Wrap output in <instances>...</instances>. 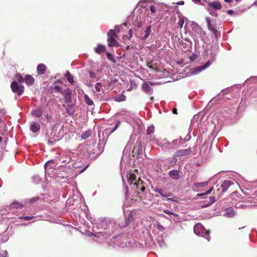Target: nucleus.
Segmentation results:
<instances>
[{"instance_id":"obj_36","label":"nucleus","mask_w":257,"mask_h":257,"mask_svg":"<svg viewBox=\"0 0 257 257\" xmlns=\"http://www.w3.org/2000/svg\"><path fill=\"white\" fill-rule=\"evenodd\" d=\"M62 88L58 86H55L53 88V90L56 91L58 92H61V93L62 92Z\"/></svg>"},{"instance_id":"obj_25","label":"nucleus","mask_w":257,"mask_h":257,"mask_svg":"<svg viewBox=\"0 0 257 257\" xmlns=\"http://www.w3.org/2000/svg\"><path fill=\"white\" fill-rule=\"evenodd\" d=\"M155 191L158 192L162 196L164 197H168L169 196L167 195V193L165 192L163 189H157Z\"/></svg>"},{"instance_id":"obj_44","label":"nucleus","mask_w":257,"mask_h":257,"mask_svg":"<svg viewBox=\"0 0 257 257\" xmlns=\"http://www.w3.org/2000/svg\"><path fill=\"white\" fill-rule=\"evenodd\" d=\"M167 195L169 196L168 197H167V199L169 200H171V201H175V200H174L173 198H169V197H170L171 196H172V194L171 193H167Z\"/></svg>"},{"instance_id":"obj_19","label":"nucleus","mask_w":257,"mask_h":257,"mask_svg":"<svg viewBox=\"0 0 257 257\" xmlns=\"http://www.w3.org/2000/svg\"><path fill=\"white\" fill-rule=\"evenodd\" d=\"M24 205L20 202H14L10 205V207L12 208H16V209H22L24 207Z\"/></svg>"},{"instance_id":"obj_23","label":"nucleus","mask_w":257,"mask_h":257,"mask_svg":"<svg viewBox=\"0 0 257 257\" xmlns=\"http://www.w3.org/2000/svg\"><path fill=\"white\" fill-rule=\"evenodd\" d=\"M144 182L141 179H139L137 182H135L134 184V186H136V189L139 190L140 188L143 185ZM137 191V190H136Z\"/></svg>"},{"instance_id":"obj_24","label":"nucleus","mask_w":257,"mask_h":257,"mask_svg":"<svg viewBox=\"0 0 257 257\" xmlns=\"http://www.w3.org/2000/svg\"><path fill=\"white\" fill-rule=\"evenodd\" d=\"M213 189V188L212 187L210 189H209L208 191H207L206 192H205L204 193L197 194V196L202 197V198H205L206 197L205 196L206 195L209 194L211 192V191H212Z\"/></svg>"},{"instance_id":"obj_55","label":"nucleus","mask_w":257,"mask_h":257,"mask_svg":"<svg viewBox=\"0 0 257 257\" xmlns=\"http://www.w3.org/2000/svg\"><path fill=\"white\" fill-rule=\"evenodd\" d=\"M205 233L207 236H208L209 231H205Z\"/></svg>"},{"instance_id":"obj_32","label":"nucleus","mask_w":257,"mask_h":257,"mask_svg":"<svg viewBox=\"0 0 257 257\" xmlns=\"http://www.w3.org/2000/svg\"><path fill=\"white\" fill-rule=\"evenodd\" d=\"M147 135H151L154 132V127L153 126H149L147 130Z\"/></svg>"},{"instance_id":"obj_9","label":"nucleus","mask_w":257,"mask_h":257,"mask_svg":"<svg viewBox=\"0 0 257 257\" xmlns=\"http://www.w3.org/2000/svg\"><path fill=\"white\" fill-rule=\"evenodd\" d=\"M204 230V227L201 223H197L194 227V233L197 235L201 234Z\"/></svg>"},{"instance_id":"obj_35","label":"nucleus","mask_w":257,"mask_h":257,"mask_svg":"<svg viewBox=\"0 0 257 257\" xmlns=\"http://www.w3.org/2000/svg\"><path fill=\"white\" fill-rule=\"evenodd\" d=\"M8 253L6 250L0 249V257H6Z\"/></svg>"},{"instance_id":"obj_3","label":"nucleus","mask_w":257,"mask_h":257,"mask_svg":"<svg viewBox=\"0 0 257 257\" xmlns=\"http://www.w3.org/2000/svg\"><path fill=\"white\" fill-rule=\"evenodd\" d=\"M11 88L12 91L17 94L19 96H21L24 91V87L21 85H18L17 82L16 81L12 82L11 85Z\"/></svg>"},{"instance_id":"obj_6","label":"nucleus","mask_w":257,"mask_h":257,"mask_svg":"<svg viewBox=\"0 0 257 257\" xmlns=\"http://www.w3.org/2000/svg\"><path fill=\"white\" fill-rule=\"evenodd\" d=\"M234 184V183L233 181H230L229 180L224 181L220 186V187L222 189L221 192L223 193L226 191L228 189H229Z\"/></svg>"},{"instance_id":"obj_59","label":"nucleus","mask_w":257,"mask_h":257,"mask_svg":"<svg viewBox=\"0 0 257 257\" xmlns=\"http://www.w3.org/2000/svg\"><path fill=\"white\" fill-rule=\"evenodd\" d=\"M213 15L215 16H217V13H214L213 14H212Z\"/></svg>"},{"instance_id":"obj_48","label":"nucleus","mask_w":257,"mask_h":257,"mask_svg":"<svg viewBox=\"0 0 257 257\" xmlns=\"http://www.w3.org/2000/svg\"><path fill=\"white\" fill-rule=\"evenodd\" d=\"M184 4H185V2L183 1H181L176 3V4L178 5H184Z\"/></svg>"},{"instance_id":"obj_38","label":"nucleus","mask_w":257,"mask_h":257,"mask_svg":"<svg viewBox=\"0 0 257 257\" xmlns=\"http://www.w3.org/2000/svg\"><path fill=\"white\" fill-rule=\"evenodd\" d=\"M102 86L101 84L100 83H96L95 88L97 91H100V88Z\"/></svg>"},{"instance_id":"obj_57","label":"nucleus","mask_w":257,"mask_h":257,"mask_svg":"<svg viewBox=\"0 0 257 257\" xmlns=\"http://www.w3.org/2000/svg\"><path fill=\"white\" fill-rule=\"evenodd\" d=\"M245 228V226L242 227V229H244ZM241 228H239V230H241Z\"/></svg>"},{"instance_id":"obj_20","label":"nucleus","mask_w":257,"mask_h":257,"mask_svg":"<svg viewBox=\"0 0 257 257\" xmlns=\"http://www.w3.org/2000/svg\"><path fill=\"white\" fill-rule=\"evenodd\" d=\"M32 115L37 117H40L42 114V110L41 107L34 109L32 112Z\"/></svg>"},{"instance_id":"obj_41","label":"nucleus","mask_w":257,"mask_h":257,"mask_svg":"<svg viewBox=\"0 0 257 257\" xmlns=\"http://www.w3.org/2000/svg\"><path fill=\"white\" fill-rule=\"evenodd\" d=\"M118 125H119V122H117L115 124L113 129L110 132L109 135L111 134L114 131H115L117 129V128L118 127Z\"/></svg>"},{"instance_id":"obj_40","label":"nucleus","mask_w":257,"mask_h":257,"mask_svg":"<svg viewBox=\"0 0 257 257\" xmlns=\"http://www.w3.org/2000/svg\"><path fill=\"white\" fill-rule=\"evenodd\" d=\"M68 81L71 83V84H72L73 82V76H72L71 75L69 76H67V78Z\"/></svg>"},{"instance_id":"obj_18","label":"nucleus","mask_w":257,"mask_h":257,"mask_svg":"<svg viewBox=\"0 0 257 257\" xmlns=\"http://www.w3.org/2000/svg\"><path fill=\"white\" fill-rule=\"evenodd\" d=\"M127 181L131 184H134V181L137 180V176L134 173H130L127 175Z\"/></svg>"},{"instance_id":"obj_26","label":"nucleus","mask_w":257,"mask_h":257,"mask_svg":"<svg viewBox=\"0 0 257 257\" xmlns=\"http://www.w3.org/2000/svg\"><path fill=\"white\" fill-rule=\"evenodd\" d=\"M84 98L85 101L87 105H92L93 104V101L87 95H85Z\"/></svg>"},{"instance_id":"obj_10","label":"nucleus","mask_w":257,"mask_h":257,"mask_svg":"<svg viewBox=\"0 0 257 257\" xmlns=\"http://www.w3.org/2000/svg\"><path fill=\"white\" fill-rule=\"evenodd\" d=\"M134 220V213L132 211L130 212L125 218V227L128 226Z\"/></svg>"},{"instance_id":"obj_5","label":"nucleus","mask_w":257,"mask_h":257,"mask_svg":"<svg viewBox=\"0 0 257 257\" xmlns=\"http://www.w3.org/2000/svg\"><path fill=\"white\" fill-rule=\"evenodd\" d=\"M191 152V149L190 148H188L186 149H181L177 151L174 154V156L175 157H181L189 155Z\"/></svg>"},{"instance_id":"obj_45","label":"nucleus","mask_w":257,"mask_h":257,"mask_svg":"<svg viewBox=\"0 0 257 257\" xmlns=\"http://www.w3.org/2000/svg\"><path fill=\"white\" fill-rule=\"evenodd\" d=\"M157 228L159 230H163L165 229V228L162 225H161V224H158L157 225Z\"/></svg>"},{"instance_id":"obj_8","label":"nucleus","mask_w":257,"mask_h":257,"mask_svg":"<svg viewBox=\"0 0 257 257\" xmlns=\"http://www.w3.org/2000/svg\"><path fill=\"white\" fill-rule=\"evenodd\" d=\"M208 6L215 10H219L222 8L221 4L218 1H214L207 3Z\"/></svg>"},{"instance_id":"obj_34","label":"nucleus","mask_w":257,"mask_h":257,"mask_svg":"<svg viewBox=\"0 0 257 257\" xmlns=\"http://www.w3.org/2000/svg\"><path fill=\"white\" fill-rule=\"evenodd\" d=\"M163 212L166 213V214H167L168 215H173L174 216H176V217H178V215L172 212V211H170L168 210H167V209H164L163 210Z\"/></svg>"},{"instance_id":"obj_49","label":"nucleus","mask_w":257,"mask_h":257,"mask_svg":"<svg viewBox=\"0 0 257 257\" xmlns=\"http://www.w3.org/2000/svg\"><path fill=\"white\" fill-rule=\"evenodd\" d=\"M227 14H228L229 15H232V14L234 13V12H233L232 10H228V11H227Z\"/></svg>"},{"instance_id":"obj_46","label":"nucleus","mask_w":257,"mask_h":257,"mask_svg":"<svg viewBox=\"0 0 257 257\" xmlns=\"http://www.w3.org/2000/svg\"><path fill=\"white\" fill-rule=\"evenodd\" d=\"M142 23L141 21H139L137 23V27L138 28H140L141 27H142Z\"/></svg>"},{"instance_id":"obj_12","label":"nucleus","mask_w":257,"mask_h":257,"mask_svg":"<svg viewBox=\"0 0 257 257\" xmlns=\"http://www.w3.org/2000/svg\"><path fill=\"white\" fill-rule=\"evenodd\" d=\"M170 146H169V149H176L181 144V139H176L175 140H173L171 143H170Z\"/></svg>"},{"instance_id":"obj_33","label":"nucleus","mask_w":257,"mask_h":257,"mask_svg":"<svg viewBox=\"0 0 257 257\" xmlns=\"http://www.w3.org/2000/svg\"><path fill=\"white\" fill-rule=\"evenodd\" d=\"M215 198L214 196H211L209 198V203L204 205V206H208L211 204H212L215 201Z\"/></svg>"},{"instance_id":"obj_27","label":"nucleus","mask_w":257,"mask_h":257,"mask_svg":"<svg viewBox=\"0 0 257 257\" xmlns=\"http://www.w3.org/2000/svg\"><path fill=\"white\" fill-rule=\"evenodd\" d=\"M151 32V26H149L147 28L146 30H145V36L144 37V39H146L148 37Z\"/></svg>"},{"instance_id":"obj_37","label":"nucleus","mask_w":257,"mask_h":257,"mask_svg":"<svg viewBox=\"0 0 257 257\" xmlns=\"http://www.w3.org/2000/svg\"><path fill=\"white\" fill-rule=\"evenodd\" d=\"M88 73H89V76L91 78H95L96 76V74L91 71H88Z\"/></svg>"},{"instance_id":"obj_15","label":"nucleus","mask_w":257,"mask_h":257,"mask_svg":"<svg viewBox=\"0 0 257 257\" xmlns=\"http://www.w3.org/2000/svg\"><path fill=\"white\" fill-rule=\"evenodd\" d=\"M169 175L170 177L174 180H178L180 177L179 171L175 170L170 171Z\"/></svg>"},{"instance_id":"obj_56","label":"nucleus","mask_w":257,"mask_h":257,"mask_svg":"<svg viewBox=\"0 0 257 257\" xmlns=\"http://www.w3.org/2000/svg\"><path fill=\"white\" fill-rule=\"evenodd\" d=\"M48 143H49V144H51V145H52L53 144V142H51L50 141H49Z\"/></svg>"},{"instance_id":"obj_47","label":"nucleus","mask_w":257,"mask_h":257,"mask_svg":"<svg viewBox=\"0 0 257 257\" xmlns=\"http://www.w3.org/2000/svg\"><path fill=\"white\" fill-rule=\"evenodd\" d=\"M128 35L130 38H132L133 37V30L132 29H130L128 31Z\"/></svg>"},{"instance_id":"obj_58","label":"nucleus","mask_w":257,"mask_h":257,"mask_svg":"<svg viewBox=\"0 0 257 257\" xmlns=\"http://www.w3.org/2000/svg\"><path fill=\"white\" fill-rule=\"evenodd\" d=\"M66 95L67 96L70 97V96H69L70 94H69L68 93H66Z\"/></svg>"},{"instance_id":"obj_43","label":"nucleus","mask_w":257,"mask_h":257,"mask_svg":"<svg viewBox=\"0 0 257 257\" xmlns=\"http://www.w3.org/2000/svg\"><path fill=\"white\" fill-rule=\"evenodd\" d=\"M184 23V21L183 19H180L179 21L178 25L180 26L181 28H182L183 24Z\"/></svg>"},{"instance_id":"obj_21","label":"nucleus","mask_w":257,"mask_h":257,"mask_svg":"<svg viewBox=\"0 0 257 257\" xmlns=\"http://www.w3.org/2000/svg\"><path fill=\"white\" fill-rule=\"evenodd\" d=\"M234 211L232 207H228L226 209L225 215L228 217H232L234 215Z\"/></svg>"},{"instance_id":"obj_16","label":"nucleus","mask_w":257,"mask_h":257,"mask_svg":"<svg viewBox=\"0 0 257 257\" xmlns=\"http://www.w3.org/2000/svg\"><path fill=\"white\" fill-rule=\"evenodd\" d=\"M46 70V66L43 64L38 65V66L37 67V73L39 75L44 74L45 73Z\"/></svg>"},{"instance_id":"obj_42","label":"nucleus","mask_w":257,"mask_h":257,"mask_svg":"<svg viewBox=\"0 0 257 257\" xmlns=\"http://www.w3.org/2000/svg\"><path fill=\"white\" fill-rule=\"evenodd\" d=\"M150 11L152 13H155L156 12V7L153 5H151L150 6Z\"/></svg>"},{"instance_id":"obj_1","label":"nucleus","mask_w":257,"mask_h":257,"mask_svg":"<svg viewBox=\"0 0 257 257\" xmlns=\"http://www.w3.org/2000/svg\"><path fill=\"white\" fill-rule=\"evenodd\" d=\"M107 45L108 47H116L119 46L118 43L115 40V38L116 37L115 32L113 30H110L107 33Z\"/></svg>"},{"instance_id":"obj_4","label":"nucleus","mask_w":257,"mask_h":257,"mask_svg":"<svg viewBox=\"0 0 257 257\" xmlns=\"http://www.w3.org/2000/svg\"><path fill=\"white\" fill-rule=\"evenodd\" d=\"M205 21L207 23V26L208 29L212 32L213 34L214 35V36L216 39L218 38V36L219 35V32L211 25V20L209 17L205 18Z\"/></svg>"},{"instance_id":"obj_60","label":"nucleus","mask_w":257,"mask_h":257,"mask_svg":"<svg viewBox=\"0 0 257 257\" xmlns=\"http://www.w3.org/2000/svg\"><path fill=\"white\" fill-rule=\"evenodd\" d=\"M48 165V163H46L45 165V168H46V167Z\"/></svg>"},{"instance_id":"obj_53","label":"nucleus","mask_w":257,"mask_h":257,"mask_svg":"<svg viewBox=\"0 0 257 257\" xmlns=\"http://www.w3.org/2000/svg\"><path fill=\"white\" fill-rule=\"evenodd\" d=\"M226 3H231L233 0H224Z\"/></svg>"},{"instance_id":"obj_2","label":"nucleus","mask_w":257,"mask_h":257,"mask_svg":"<svg viewBox=\"0 0 257 257\" xmlns=\"http://www.w3.org/2000/svg\"><path fill=\"white\" fill-rule=\"evenodd\" d=\"M143 150L142 141L138 140L137 142V145L133 148L132 151L133 156L134 157L136 156L137 158H140L141 156L143 154Z\"/></svg>"},{"instance_id":"obj_13","label":"nucleus","mask_w":257,"mask_h":257,"mask_svg":"<svg viewBox=\"0 0 257 257\" xmlns=\"http://www.w3.org/2000/svg\"><path fill=\"white\" fill-rule=\"evenodd\" d=\"M142 89L147 94H151L153 92V89L150 86L148 82L144 83L142 85Z\"/></svg>"},{"instance_id":"obj_62","label":"nucleus","mask_w":257,"mask_h":257,"mask_svg":"<svg viewBox=\"0 0 257 257\" xmlns=\"http://www.w3.org/2000/svg\"><path fill=\"white\" fill-rule=\"evenodd\" d=\"M125 189H126V190H127V189H128V188H127V186H125Z\"/></svg>"},{"instance_id":"obj_61","label":"nucleus","mask_w":257,"mask_h":257,"mask_svg":"<svg viewBox=\"0 0 257 257\" xmlns=\"http://www.w3.org/2000/svg\"><path fill=\"white\" fill-rule=\"evenodd\" d=\"M46 117H47V119H48V118H49V116H48V114L46 115Z\"/></svg>"},{"instance_id":"obj_7","label":"nucleus","mask_w":257,"mask_h":257,"mask_svg":"<svg viewBox=\"0 0 257 257\" xmlns=\"http://www.w3.org/2000/svg\"><path fill=\"white\" fill-rule=\"evenodd\" d=\"M147 66L150 69L156 72H159L160 71L159 64L158 62H155L153 61H150L147 63Z\"/></svg>"},{"instance_id":"obj_11","label":"nucleus","mask_w":257,"mask_h":257,"mask_svg":"<svg viewBox=\"0 0 257 257\" xmlns=\"http://www.w3.org/2000/svg\"><path fill=\"white\" fill-rule=\"evenodd\" d=\"M30 129L33 133H37L40 129V125L38 123L32 121L30 123Z\"/></svg>"},{"instance_id":"obj_50","label":"nucleus","mask_w":257,"mask_h":257,"mask_svg":"<svg viewBox=\"0 0 257 257\" xmlns=\"http://www.w3.org/2000/svg\"><path fill=\"white\" fill-rule=\"evenodd\" d=\"M140 190L142 191V192H144L145 190H146V187L143 185L141 188H140Z\"/></svg>"},{"instance_id":"obj_30","label":"nucleus","mask_w":257,"mask_h":257,"mask_svg":"<svg viewBox=\"0 0 257 257\" xmlns=\"http://www.w3.org/2000/svg\"><path fill=\"white\" fill-rule=\"evenodd\" d=\"M207 184H208L207 182H201V183H195L194 184V186L196 188H200V187H202L204 186L207 185Z\"/></svg>"},{"instance_id":"obj_14","label":"nucleus","mask_w":257,"mask_h":257,"mask_svg":"<svg viewBox=\"0 0 257 257\" xmlns=\"http://www.w3.org/2000/svg\"><path fill=\"white\" fill-rule=\"evenodd\" d=\"M94 51L99 54L106 51V47L102 45H98L94 49Z\"/></svg>"},{"instance_id":"obj_63","label":"nucleus","mask_w":257,"mask_h":257,"mask_svg":"<svg viewBox=\"0 0 257 257\" xmlns=\"http://www.w3.org/2000/svg\"><path fill=\"white\" fill-rule=\"evenodd\" d=\"M206 238L208 240H209V238H208V237H206Z\"/></svg>"},{"instance_id":"obj_52","label":"nucleus","mask_w":257,"mask_h":257,"mask_svg":"<svg viewBox=\"0 0 257 257\" xmlns=\"http://www.w3.org/2000/svg\"><path fill=\"white\" fill-rule=\"evenodd\" d=\"M71 75L70 72L69 71H67L65 74V76L67 78V76Z\"/></svg>"},{"instance_id":"obj_17","label":"nucleus","mask_w":257,"mask_h":257,"mask_svg":"<svg viewBox=\"0 0 257 257\" xmlns=\"http://www.w3.org/2000/svg\"><path fill=\"white\" fill-rule=\"evenodd\" d=\"M24 81L28 85H32L34 83V79L31 75H27Z\"/></svg>"},{"instance_id":"obj_51","label":"nucleus","mask_w":257,"mask_h":257,"mask_svg":"<svg viewBox=\"0 0 257 257\" xmlns=\"http://www.w3.org/2000/svg\"><path fill=\"white\" fill-rule=\"evenodd\" d=\"M173 113L174 114H177V109L175 108H174L173 109Z\"/></svg>"},{"instance_id":"obj_54","label":"nucleus","mask_w":257,"mask_h":257,"mask_svg":"<svg viewBox=\"0 0 257 257\" xmlns=\"http://www.w3.org/2000/svg\"><path fill=\"white\" fill-rule=\"evenodd\" d=\"M192 1L195 3H199L201 1V0H192Z\"/></svg>"},{"instance_id":"obj_31","label":"nucleus","mask_w":257,"mask_h":257,"mask_svg":"<svg viewBox=\"0 0 257 257\" xmlns=\"http://www.w3.org/2000/svg\"><path fill=\"white\" fill-rule=\"evenodd\" d=\"M106 56H107V59H108L109 60H110V61H111L113 62H115V59L114 58V57L110 53H109V52H107L106 53Z\"/></svg>"},{"instance_id":"obj_28","label":"nucleus","mask_w":257,"mask_h":257,"mask_svg":"<svg viewBox=\"0 0 257 257\" xmlns=\"http://www.w3.org/2000/svg\"><path fill=\"white\" fill-rule=\"evenodd\" d=\"M91 135V133L90 131H86L83 133L81 135V137L83 139H86Z\"/></svg>"},{"instance_id":"obj_64","label":"nucleus","mask_w":257,"mask_h":257,"mask_svg":"<svg viewBox=\"0 0 257 257\" xmlns=\"http://www.w3.org/2000/svg\"><path fill=\"white\" fill-rule=\"evenodd\" d=\"M149 83L151 84V85H153V83H151V82H149Z\"/></svg>"},{"instance_id":"obj_29","label":"nucleus","mask_w":257,"mask_h":257,"mask_svg":"<svg viewBox=\"0 0 257 257\" xmlns=\"http://www.w3.org/2000/svg\"><path fill=\"white\" fill-rule=\"evenodd\" d=\"M16 78L20 83H22L25 81V79L21 74L18 73L16 75Z\"/></svg>"},{"instance_id":"obj_22","label":"nucleus","mask_w":257,"mask_h":257,"mask_svg":"<svg viewBox=\"0 0 257 257\" xmlns=\"http://www.w3.org/2000/svg\"><path fill=\"white\" fill-rule=\"evenodd\" d=\"M210 62L209 61L205 64H204V65L201 66L199 67L198 68H197L196 70L195 71V72L196 73L200 72L202 70L205 69L207 67H208L210 65Z\"/></svg>"},{"instance_id":"obj_39","label":"nucleus","mask_w":257,"mask_h":257,"mask_svg":"<svg viewBox=\"0 0 257 257\" xmlns=\"http://www.w3.org/2000/svg\"><path fill=\"white\" fill-rule=\"evenodd\" d=\"M33 216H22L20 217L21 219H23L25 220H29L33 219Z\"/></svg>"}]
</instances>
